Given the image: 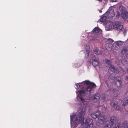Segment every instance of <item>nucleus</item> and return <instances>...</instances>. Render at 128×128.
I'll use <instances>...</instances> for the list:
<instances>
[{"label":"nucleus","mask_w":128,"mask_h":128,"mask_svg":"<svg viewBox=\"0 0 128 128\" xmlns=\"http://www.w3.org/2000/svg\"><path fill=\"white\" fill-rule=\"evenodd\" d=\"M95 84L94 83L90 82L88 80H85L82 83H78L76 84V86L78 89L80 88L82 90H80L76 91V92L77 95V100L79 101H81L82 102H84V100L81 97H80V96H84L86 94L90 93L93 88L95 86Z\"/></svg>","instance_id":"1"},{"label":"nucleus","mask_w":128,"mask_h":128,"mask_svg":"<svg viewBox=\"0 0 128 128\" xmlns=\"http://www.w3.org/2000/svg\"><path fill=\"white\" fill-rule=\"evenodd\" d=\"M84 110H82L79 112V115H76L75 114H73L70 115V124L71 128L72 127V122L73 121L74 118H76L74 123V128L77 127L78 124L80 123H83L84 121Z\"/></svg>","instance_id":"2"},{"label":"nucleus","mask_w":128,"mask_h":128,"mask_svg":"<svg viewBox=\"0 0 128 128\" xmlns=\"http://www.w3.org/2000/svg\"><path fill=\"white\" fill-rule=\"evenodd\" d=\"M90 115L94 118H96L98 117V121L100 124H104L106 122V116L102 114H100V112L99 111H97L96 113L91 114Z\"/></svg>","instance_id":"3"},{"label":"nucleus","mask_w":128,"mask_h":128,"mask_svg":"<svg viewBox=\"0 0 128 128\" xmlns=\"http://www.w3.org/2000/svg\"><path fill=\"white\" fill-rule=\"evenodd\" d=\"M113 29L118 31H122L123 29V26L118 21H116L114 23Z\"/></svg>","instance_id":"4"},{"label":"nucleus","mask_w":128,"mask_h":128,"mask_svg":"<svg viewBox=\"0 0 128 128\" xmlns=\"http://www.w3.org/2000/svg\"><path fill=\"white\" fill-rule=\"evenodd\" d=\"M121 13V15L123 18H126L128 16V13L126 11V8L123 6H121L120 8Z\"/></svg>","instance_id":"5"},{"label":"nucleus","mask_w":128,"mask_h":128,"mask_svg":"<svg viewBox=\"0 0 128 128\" xmlns=\"http://www.w3.org/2000/svg\"><path fill=\"white\" fill-rule=\"evenodd\" d=\"M124 43L123 42L120 40L115 42L114 44V49L116 50H119Z\"/></svg>","instance_id":"6"},{"label":"nucleus","mask_w":128,"mask_h":128,"mask_svg":"<svg viewBox=\"0 0 128 128\" xmlns=\"http://www.w3.org/2000/svg\"><path fill=\"white\" fill-rule=\"evenodd\" d=\"M114 13L113 9H109L105 13V15L108 18H111L114 16Z\"/></svg>","instance_id":"7"},{"label":"nucleus","mask_w":128,"mask_h":128,"mask_svg":"<svg viewBox=\"0 0 128 128\" xmlns=\"http://www.w3.org/2000/svg\"><path fill=\"white\" fill-rule=\"evenodd\" d=\"M92 64L94 66H96L98 64L99 59L96 58V57H94V55H92Z\"/></svg>","instance_id":"8"},{"label":"nucleus","mask_w":128,"mask_h":128,"mask_svg":"<svg viewBox=\"0 0 128 128\" xmlns=\"http://www.w3.org/2000/svg\"><path fill=\"white\" fill-rule=\"evenodd\" d=\"M114 23L110 22L107 23L106 26V30H109L112 28L113 29Z\"/></svg>","instance_id":"9"},{"label":"nucleus","mask_w":128,"mask_h":128,"mask_svg":"<svg viewBox=\"0 0 128 128\" xmlns=\"http://www.w3.org/2000/svg\"><path fill=\"white\" fill-rule=\"evenodd\" d=\"M114 81L115 84L116 86L119 87L120 86L122 82H121V78L120 77H117L115 80Z\"/></svg>","instance_id":"10"},{"label":"nucleus","mask_w":128,"mask_h":128,"mask_svg":"<svg viewBox=\"0 0 128 128\" xmlns=\"http://www.w3.org/2000/svg\"><path fill=\"white\" fill-rule=\"evenodd\" d=\"M100 97V95L99 94L97 93L94 96L92 100L94 102H96L99 100Z\"/></svg>","instance_id":"11"},{"label":"nucleus","mask_w":128,"mask_h":128,"mask_svg":"<svg viewBox=\"0 0 128 128\" xmlns=\"http://www.w3.org/2000/svg\"><path fill=\"white\" fill-rule=\"evenodd\" d=\"M109 68H110L112 72H115L116 74L119 72V70L115 66L112 65H111L110 66H109Z\"/></svg>","instance_id":"12"},{"label":"nucleus","mask_w":128,"mask_h":128,"mask_svg":"<svg viewBox=\"0 0 128 128\" xmlns=\"http://www.w3.org/2000/svg\"><path fill=\"white\" fill-rule=\"evenodd\" d=\"M93 32L95 34H97V36L102 32L101 30L99 28L96 27L93 30Z\"/></svg>","instance_id":"13"},{"label":"nucleus","mask_w":128,"mask_h":128,"mask_svg":"<svg viewBox=\"0 0 128 128\" xmlns=\"http://www.w3.org/2000/svg\"><path fill=\"white\" fill-rule=\"evenodd\" d=\"M113 42V40L109 38L107 40V43L106 44V46H107L108 45L109 48L110 49H111V47L112 46V43Z\"/></svg>","instance_id":"14"},{"label":"nucleus","mask_w":128,"mask_h":128,"mask_svg":"<svg viewBox=\"0 0 128 128\" xmlns=\"http://www.w3.org/2000/svg\"><path fill=\"white\" fill-rule=\"evenodd\" d=\"M93 124L92 120L90 118H88L86 119L85 122V125L86 126L91 124Z\"/></svg>","instance_id":"15"},{"label":"nucleus","mask_w":128,"mask_h":128,"mask_svg":"<svg viewBox=\"0 0 128 128\" xmlns=\"http://www.w3.org/2000/svg\"><path fill=\"white\" fill-rule=\"evenodd\" d=\"M85 51L86 52V57H88V56L90 50V47L88 45H87L85 46Z\"/></svg>","instance_id":"16"},{"label":"nucleus","mask_w":128,"mask_h":128,"mask_svg":"<svg viewBox=\"0 0 128 128\" xmlns=\"http://www.w3.org/2000/svg\"><path fill=\"white\" fill-rule=\"evenodd\" d=\"M122 126V128H128V122L126 120L123 121Z\"/></svg>","instance_id":"17"},{"label":"nucleus","mask_w":128,"mask_h":128,"mask_svg":"<svg viewBox=\"0 0 128 128\" xmlns=\"http://www.w3.org/2000/svg\"><path fill=\"white\" fill-rule=\"evenodd\" d=\"M113 107L116 109L121 111L122 110V108L118 106L117 104L114 103L112 105Z\"/></svg>","instance_id":"18"},{"label":"nucleus","mask_w":128,"mask_h":128,"mask_svg":"<svg viewBox=\"0 0 128 128\" xmlns=\"http://www.w3.org/2000/svg\"><path fill=\"white\" fill-rule=\"evenodd\" d=\"M111 90L112 93L116 95V96H117L119 94L118 91L115 89H112Z\"/></svg>","instance_id":"19"},{"label":"nucleus","mask_w":128,"mask_h":128,"mask_svg":"<svg viewBox=\"0 0 128 128\" xmlns=\"http://www.w3.org/2000/svg\"><path fill=\"white\" fill-rule=\"evenodd\" d=\"M128 50V47H124L122 50L121 54H125L126 52Z\"/></svg>","instance_id":"20"},{"label":"nucleus","mask_w":128,"mask_h":128,"mask_svg":"<svg viewBox=\"0 0 128 128\" xmlns=\"http://www.w3.org/2000/svg\"><path fill=\"white\" fill-rule=\"evenodd\" d=\"M116 120V118L114 116H113L111 117L110 118V121L112 123V124H113L115 122Z\"/></svg>","instance_id":"21"},{"label":"nucleus","mask_w":128,"mask_h":128,"mask_svg":"<svg viewBox=\"0 0 128 128\" xmlns=\"http://www.w3.org/2000/svg\"><path fill=\"white\" fill-rule=\"evenodd\" d=\"M94 52L97 55H98L100 54L101 53V52L98 50L96 48H95L94 50Z\"/></svg>","instance_id":"22"},{"label":"nucleus","mask_w":128,"mask_h":128,"mask_svg":"<svg viewBox=\"0 0 128 128\" xmlns=\"http://www.w3.org/2000/svg\"><path fill=\"white\" fill-rule=\"evenodd\" d=\"M107 18L106 16H103L100 19V21L102 22H104L106 21Z\"/></svg>","instance_id":"23"},{"label":"nucleus","mask_w":128,"mask_h":128,"mask_svg":"<svg viewBox=\"0 0 128 128\" xmlns=\"http://www.w3.org/2000/svg\"><path fill=\"white\" fill-rule=\"evenodd\" d=\"M121 63L123 65H125L127 64L128 62L125 59H123L121 60Z\"/></svg>","instance_id":"24"},{"label":"nucleus","mask_w":128,"mask_h":128,"mask_svg":"<svg viewBox=\"0 0 128 128\" xmlns=\"http://www.w3.org/2000/svg\"><path fill=\"white\" fill-rule=\"evenodd\" d=\"M108 95L106 94H102L101 98L102 100H105L106 98L107 97Z\"/></svg>","instance_id":"25"},{"label":"nucleus","mask_w":128,"mask_h":128,"mask_svg":"<svg viewBox=\"0 0 128 128\" xmlns=\"http://www.w3.org/2000/svg\"><path fill=\"white\" fill-rule=\"evenodd\" d=\"M106 62L107 64L110 66L111 65H111V62L110 60H108L107 59H106Z\"/></svg>","instance_id":"26"},{"label":"nucleus","mask_w":128,"mask_h":128,"mask_svg":"<svg viewBox=\"0 0 128 128\" xmlns=\"http://www.w3.org/2000/svg\"><path fill=\"white\" fill-rule=\"evenodd\" d=\"M87 128H94V124H90L86 126Z\"/></svg>","instance_id":"27"},{"label":"nucleus","mask_w":128,"mask_h":128,"mask_svg":"<svg viewBox=\"0 0 128 128\" xmlns=\"http://www.w3.org/2000/svg\"><path fill=\"white\" fill-rule=\"evenodd\" d=\"M114 128H121L120 127V124L118 123H116L115 124Z\"/></svg>","instance_id":"28"},{"label":"nucleus","mask_w":128,"mask_h":128,"mask_svg":"<svg viewBox=\"0 0 128 128\" xmlns=\"http://www.w3.org/2000/svg\"><path fill=\"white\" fill-rule=\"evenodd\" d=\"M128 104V99L126 100L125 102L122 104V105L125 106L126 105Z\"/></svg>","instance_id":"29"},{"label":"nucleus","mask_w":128,"mask_h":128,"mask_svg":"<svg viewBox=\"0 0 128 128\" xmlns=\"http://www.w3.org/2000/svg\"><path fill=\"white\" fill-rule=\"evenodd\" d=\"M103 128H111V126L110 125L106 124Z\"/></svg>","instance_id":"30"},{"label":"nucleus","mask_w":128,"mask_h":128,"mask_svg":"<svg viewBox=\"0 0 128 128\" xmlns=\"http://www.w3.org/2000/svg\"><path fill=\"white\" fill-rule=\"evenodd\" d=\"M127 31H128V30H127L126 29H124V33H126V32H127Z\"/></svg>","instance_id":"31"},{"label":"nucleus","mask_w":128,"mask_h":128,"mask_svg":"<svg viewBox=\"0 0 128 128\" xmlns=\"http://www.w3.org/2000/svg\"><path fill=\"white\" fill-rule=\"evenodd\" d=\"M120 13L118 12L117 14L116 15L117 17H118L120 15Z\"/></svg>","instance_id":"32"},{"label":"nucleus","mask_w":128,"mask_h":128,"mask_svg":"<svg viewBox=\"0 0 128 128\" xmlns=\"http://www.w3.org/2000/svg\"><path fill=\"white\" fill-rule=\"evenodd\" d=\"M78 128H86V127H84L83 125H81Z\"/></svg>","instance_id":"33"},{"label":"nucleus","mask_w":128,"mask_h":128,"mask_svg":"<svg viewBox=\"0 0 128 128\" xmlns=\"http://www.w3.org/2000/svg\"><path fill=\"white\" fill-rule=\"evenodd\" d=\"M110 1L112 2H116V0H110Z\"/></svg>","instance_id":"34"},{"label":"nucleus","mask_w":128,"mask_h":128,"mask_svg":"<svg viewBox=\"0 0 128 128\" xmlns=\"http://www.w3.org/2000/svg\"><path fill=\"white\" fill-rule=\"evenodd\" d=\"M75 66H76L77 67H79L80 66L79 65L78 66H76V64H75Z\"/></svg>","instance_id":"35"},{"label":"nucleus","mask_w":128,"mask_h":128,"mask_svg":"<svg viewBox=\"0 0 128 128\" xmlns=\"http://www.w3.org/2000/svg\"><path fill=\"white\" fill-rule=\"evenodd\" d=\"M127 72L128 73V68L127 69Z\"/></svg>","instance_id":"36"},{"label":"nucleus","mask_w":128,"mask_h":128,"mask_svg":"<svg viewBox=\"0 0 128 128\" xmlns=\"http://www.w3.org/2000/svg\"><path fill=\"white\" fill-rule=\"evenodd\" d=\"M99 1V2H101L102 0H98Z\"/></svg>","instance_id":"37"},{"label":"nucleus","mask_w":128,"mask_h":128,"mask_svg":"<svg viewBox=\"0 0 128 128\" xmlns=\"http://www.w3.org/2000/svg\"><path fill=\"white\" fill-rule=\"evenodd\" d=\"M99 12H102V11H101V10H100L99 11Z\"/></svg>","instance_id":"38"},{"label":"nucleus","mask_w":128,"mask_h":128,"mask_svg":"<svg viewBox=\"0 0 128 128\" xmlns=\"http://www.w3.org/2000/svg\"><path fill=\"white\" fill-rule=\"evenodd\" d=\"M127 79H126V80H128V76L127 77Z\"/></svg>","instance_id":"39"},{"label":"nucleus","mask_w":128,"mask_h":128,"mask_svg":"<svg viewBox=\"0 0 128 128\" xmlns=\"http://www.w3.org/2000/svg\"><path fill=\"white\" fill-rule=\"evenodd\" d=\"M127 40H128V39H127Z\"/></svg>","instance_id":"40"}]
</instances>
